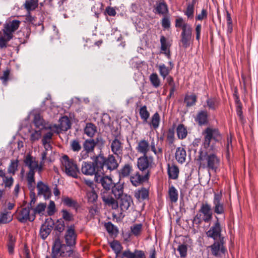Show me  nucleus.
Segmentation results:
<instances>
[{
	"mask_svg": "<svg viewBox=\"0 0 258 258\" xmlns=\"http://www.w3.org/2000/svg\"><path fill=\"white\" fill-rule=\"evenodd\" d=\"M150 143L144 139L137 142L136 148L137 152L142 154L143 156H147V154L151 149V151L157 156H161L162 154V149L157 146L158 140L151 137H150Z\"/></svg>",
	"mask_w": 258,
	"mask_h": 258,
	"instance_id": "nucleus-1",
	"label": "nucleus"
},
{
	"mask_svg": "<svg viewBox=\"0 0 258 258\" xmlns=\"http://www.w3.org/2000/svg\"><path fill=\"white\" fill-rule=\"evenodd\" d=\"M204 141L203 146L209 151L215 152L217 151L216 145L221 140V137L218 130L211 127L207 128L204 131Z\"/></svg>",
	"mask_w": 258,
	"mask_h": 258,
	"instance_id": "nucleus-2",
	"label": "nucleus"
},
{
	"mask_svg": "<svg viewBox=\"0 0 258 258\" xmlns=\"http://www.w3.org/2000/svg\"><path fill=\"white\" fill-rule=\"evenodd\" d=\"M73 254V251L70 246L62 244L60 239L57 238L54 241L51 255L46 258H60L62 256H71Z\"/></svg>",
	"mask_w": 258,
	"mask_h": 258,
	"instance_id": "nucleus-3",
	"label": "nucleus"
},
{
	"mask_svg": "<svg viewBox=\"0 0 258 258\" xmlns=\"http://www.w3.org/2000/svg\"><path fill=\"white\" fill-rule=\"evenodd\" d=\"M94 163L97 167L98 171L103 170L104 167L112 170L116 169L118 167V163L113 155H109L106 159L102 155L99 154L95 157Z\"/></svg>",
	"mask_w": 258,
	"mask_h": 258,
	"instance_id": "nucleus-4",
	"label": "nucleus"
},
{
	"mask_svg": "<svg viewBox=\"0 0 258 258\" xmlns=\"http://www.w3.org/2000/svg\"><path fill=\"white\" fill-rule=\"evenodd\" d=\"M61 169L68 176L77 178L79 173L76 163L67 155H63L61 159Z\"/></svg>",
	"mask_w": 258,
	"mask_h": 258,
	"instance_id": "nucleus-5",
	"label": "nucleus"
},
{
	"mask_svg": "<svg viewBox=\"0 0 258 258\" xmlns=\"http://www.w3.org/2000/svg\"><path fill=\"white\" fill-rule=\"evenodd\" d=\"M219 163V159L215 154L207 155L204 159H201L200 163V168H208L209 171L212 170L216 172Z\"/></svg>",
	"mask_w": 258,
	"mask_h": 258,
	"instance_id": "nucleus-6",
	"label": "nucleus"
},
{
	"mask_svg": "<svg viewBox=\"0 0 258 258\" xmlns=\"http://www.w3.org/2000/svg\"><path fill=\"white\" fill-rule=\"evenodd\" d=\"M154 165L153 159L152 157L147 156H143L138 158V166L139 169L144 174L149 172L150 176L151 169Z\"/></svg>",
	"mask_w": 258,
	"mask_h": 258,
	"instance_id": "nucleus-7",
	"label": "nucleus"
},
{
	"mask_svg": "<svg viewBox=\"0 0 258 258\" xmlns=\"http://www.w3.org/2000/svg\"><path fill=\"white\" fill-rule=\"evenodd\" d=\"M206 235L208 237L213 239L214 240L224 239V237L221 234V227L218 219L206 232Z\"/></svg>",
	"mask_w": 258,
	"mask_h": 258,
	"instance_id": "nucleus-8",
	"label": "nucleus"
},
{
	"mask_svg": "<svg viewBox=\"0 0 258 258\" xmlns=\"http://www.w3.org/2000/svg\"><path fill=\"white\" fill-rule=\"evenodd\" d=\"M17 218L19 222L25 223L27 221H33L35 219V216L33 213H30V208L28 206L22 208L18 212Z\"/></svg>",
	"mask_w": 258,
	"mask_h": 258,
	"instance_id": "nucleus-9",
	"label": "nucleus"
},
{
	"mask_svg": "<svg viewBox=\"0 0 258 258\" xmlns=\"http://www.w3.org/2000/svg\"><path fill=\"white\" fill-rule=\"evenodd\" d=\"M192 28L191 26L185 27L181 33L180 42L182 46L185 48L188 47L192 40Z\"/></svg>",
	"mask_w": 258,
	"mask_h": 258,
	"instance_id": "nucleus-10",
	"label": "nucleus"
},
{
	"mask_svg": "<svg viewBox=\"0 0 258 258\" xmlns=\"http://www.w3.org/2000/svg\"><path fill=\"white\" fill-rule=\"evenodd\" d=\"M94 180L97 183L100 184L103 189L106 191L109 190L114 185L112 179L108 176L96 174Z\"/></svg>",
	"mask_w": 258,
	"mask_h": 258,
	"instance_id": "nucleus-11",
	"label": "nucleus"
},
{
	"mask_svg": "<svg viewBox=\"0 0 258 258\" xmlns=\"http://www.w3.org/2000/svg\"><path fill=\"white\" fill-rule=\"evenodd\" d=\"M21 22L19 20H14L7 22L4 25L3 29L4 34L9 36V39L13 37V33L19 28Z\"/></svg>",
	"mask_w": 258,
	"mask_h": 258,
	"instance_id": "nucleus-12",
	"label": "nucleus"
},
{
	"mask_svg": "<svg viewBox=\"0 0 258 258\" xmlns=\"http://www.w3.org/2000/svg\"><path fill=\"white\" fill-rule=\"evenodd\" d=\"M224 239L214 240L213 244L209 246L212 254L216 256H220L221 254L224 253L226 248L224 246Z\"/></svg>",
	"mask_w": 258,
	"mask_h": 258,
	"instance_id": "nucleus-13",
	"label": "nucleus"
},
{
	"mask_svg": "<svg viewBox=\"0 0 258 258\" xmlns=\"http://www.w3.org/2000/svg\"><path fill=\"white\" fill-rule=\"evenodd\" d=\"M222 194L215 193L213 199V210L217 214H222L224 213L225 208L224 204L221 202Z\"/></svg>",
	"mask_w": 258,
	"mask_h": 258,
	"instance_id": "nucleus-14",
	"label": "nucleus"
},
{
	"mask_svg": "<svg viewBox=\"0 0 258 258\" xmlns=\"http://www.w3.org/2000/svg\"><path fill=\"white\" fill-rule=\"evenodd\" d=\"M24 162L26 165L29 167V170L35 171V170L38 169L39 172H41L42 170L44 164L42 163L41 161L39 164L38 161H36L34 158L30 155L26 157Z\"/></svg>",
	"mask_w": 258,
	"mask_h": 258,
	"instance_id": "nucleus-15",
	"label": "nucleus"
},
{
	"mask_svg": "<svg viewBox=\"0 0 258 258\" xmlns=\"http://www.w3.org/2000/svg\"><path fill=\"white\" fill-rule=\"evenodd\" d=\"M77 234L75 231V227L71 225L68 227L64 235L66 242L68 246H72L76 244Z\"/></svg>",
	"mask_w": 258,
	"mask_h": 258,
	"instance_id": "nucleus-16",
	"label": "nucleus"
},
{
	"mask_svg": "<svg viewBox=\"0 0 258 258\" xmlns=\"http://www.w3.org/2000/svg\"><path fill=\"white\" fill-rule=\"evenodd\" d=\"M44 148V151L41 153V161L42 163L45 162L51 163L53 161V154L54 152L52 151V148L50 144H45L43 145Z\"/></svg>",
	"mask_w": 258,
	"mask_h": 258,
	"instance_id": "nucleus-17",
	"label": "nucleus"
},
{
	"mask_svg": "<svg viewBox=\"0 0 258 258\" xmlns=\"http://www.w3.org/2000/svg\"><path fill=\"white\" fill-rule=\"evenodd\" d=\"M82 172L86 175H93L98 174L97 172V167L95 163L83 162L81 168Z\"/></svg>",
	"mask_w": 258,
	"mask_h": 258,
	"instance_id": "nucleus-18",
	"label": "nucleus"
},
{
	"mask_svg": "<svg viewBox=\"0 0 258 258\" xmlns=\"http://www.w3.org/2000/svg\"><path fill=\"white\" fill-rule=\"evenodd\" d=\"M101 197L106 206L111 207L112 209H116L118 207V202L106 191L101 192Z\"/></svg>",
	"mask_w": 258,
	"mask_h": 258,
	"instance_id": "nucleus-19",
	"label": "nucleus"
},
{
	"mask_svg": "<svg viewBox=\"0 0 258 258\" xmlns=\"http://www.w3.org/2000/svg\"><path fill=\"white\" fill-rule=\"evenodd\" d=\"M200 213H201L203 215V219L204 222H209L211 220L212 212L211 206L208 203L202 204L200 209Z\"/></svg>",
	"mask_w": 258,
	"mask_h": 258,
	"instance_id": "nucleus-20",
	"label": "nucleus"
},
{
	"mask_svg": "<svg viewBox=\"0 0 258 258\" xmlns=\"http://www.w3.org/2000/svg\"><path fill=\"white\" fill-rule=\"evenodd\" d=\"M71 127V123L68 117L64 116L59 119V126L54 125L53 126L51 127L52 130L58 132L59 129L61 131H66Z\"/></svg>",
	"mask_w": 258,
	"mask_h": 258,
	"instance_id": "nucleus-21",
	"label": "nucleus"
},
{
	"mask_svg": "<svg viewBox=\"0 0 258 258\" xmlns=\"http://www.w3.org/2000/svg\"><path fill=\"white\" fill-rule=\"evenodd\" d=\"M118 200L120 208L122 211H126L133 203L131 196L125 194L124 196H122Z\"/></svg>",
	"mask_w": 258,
	"mask_h": 258,
	"instance_id": "nucleus-22",
	"label": "nucleus"
},
{
	"mask_svg": "<svg viewBox=\"0 0 258 258\" xmlns=\"http://www.w3.org/2000/svg\"><path fill=\"white\" fill-rule=\"evenodd\" d=\"M149 172L143 175L137 173L131 177V181L132 184L135 186L139 185L141 183L149 179Z\"/></svg>",
	"mask_w": 258,
	"mask_h": 258,
	"instance_id": "nucleus-23",
	"label": "nucleus"
},
{
	"mask_svg": "<svg viewBox=\"0 0 258 258\" xmlns=\"http://www.w3.org/2000/svg\"><path fill=\"white\" fill-rule=\"evenodd\" d=\"M38 189V194L43 195L45 199H48L50 196V190L48 186L43 183L42 181H39L37 184Z\"/></svg>",
	"mask_w": 258,
	"mask_h": 258,
	"instance_id": "nucleus-24",
	"label": "nucleus"
},
{
	"mask_svg": "<svg viewBox=\"0 0 258 258\" xmlns=\"http://www.w3.org/2000/svg\"><path fill=\"white\" fill-rule=\"evenodd\" d=\"M111 149L113 153L117 155H120L122 151V143L118 139H115L111 143Z\"/></svg>",
	"mask_w": 258,
	"mask_h": 258,
	"instance_id": "nucleus-25",
	"label": "nucleus"
},
{
	"mask_svg": "<svg viewBox=\"0 0 258 258\" xmlns=\"http://www.w3.org/2000/svg\"><path fill=\"white\" fill-rule=\"evenodd\" d=\"M35 171L29 170L26 174V179L29 189L33 191L35 189L36 183L34 179Z\"/></svg>",
	"mask_w": 258,
	"mask_h": 258,
	"instance_id": "nucleus-26",
	"label": "nucleus"
},
{
	"mask_svg": "<svg viewBox=\"0 0 258 258\" xmlns=\"http://www.w3.org/2000/svg\"><path fill=\"white\" fill-rule=\"evenodd\" d=\"M122 256L126 258H143L145 255L141 250H136L132 252L130 250H126L123 252Z\"/></svg>",
	"mask_w": 258,
	"mask_h": 258,
	"instance_id": "nucleus-27",
	"label": "nucleus"
},
{
	"mask_svg": "<svg viewBox=\"0 0 258 258\" xmlns=\"http://www.w3.org/2000/svg\"><path fill=\"white\" fill-rule=\"evenodd\" d=\"M176 160L180 163H183L185 162L186 153L185 150L181 147L177 148L175 154Z\"/></svg>",
	"mask_w": 258,
	"mask_h": 258,
	"instance_id": "nucleus-28",
	"label": "nucleus"
},
{
	"mask_svg": "<svg viewBox=\"0 0 258 258\" xmlns=\"http://www.w3.org/2000/svg\"><path fill=\"white\" fill-rule=\"evenodd\" d=\"M51 230V226L45 223L40 228L39 235L43 239H45L49 235Z\"/></svg>",
	"mask_w": 258,
	"mask_h": 258,
	"instance_id": "nucleus-29",
	"label": "nucleus"
},
{
	"mask_svg": "<svg viewBox=\"0 0 258 258\" xmlns=\"http://www.w3.org/2000/svg\"><path fill=\"white\" fill-rule=\"evenodd\" d=\"M96 144L97 142L94 139L86 140L83 145V149L91 153L94 151Z\"/></svg>",
	"mask_w": 258,
	"mask_h": 258,
	"instance_id": "nucleus-30",
	"label": "nucleus"
},
{
	"mask_svg": "<svg viewBox=\"0 0 258 258\" xmlns=\"http://www.w3.org/2000/svg\"><path fill=\"white\" fill-rule=\"evenodd\" d=\"M161 52L164 53L168 57L170 56L169 45L166 41V38L164 36L160 37Z\"/></svg>",
	"mask_w": 258,
	"mask_h": 258,
	"instance_id": "nucleus-31",
	"label": "nucleus"
},
{
	"mask_svg": "<svg viewBox=\"0 0 258 258\" xmlns=\"http://www.w3.org/2000/svg\"><path fill=\"white\" fill-rule=\"evenodd\" d=\"M168 197L170 201L172 203H176L178 198V194L177 190L173 185L169 186L168 188Z\"/></svg>",
	"mask_w": 258,
	"mask_h": 258,
	"instance_id": "nucleus-32",
	"label": "nucleus"
},
{
	"mask_svg": "<svg viewBox=\"0 0 258 258\" xmlns=\"http://www.w3.org/2000/svg\"><path fill=\"white\" fill-rule=\"evenodd\" d=\"M179 169L178 167L174 165L168 166V174L170 178L176 179L178 178Z\"/></svg>",
	"mask_w": 258,
	"mask_h": 258,
	"instance_id": "nucleus-33",
	"label": "nucleus"
},
{
	"mask_svg": "<svg viewBox=\"0 0 258 258\" xmlns=\"http://www.w3.org/2000/svg\"><path fill=\"white\" fill-rule=\"evenodd\" d=\"M196 121L201 125L207 123L208 122L207 112L205 111L199 112L197 114Z\"/></svg>",
	"mask_w": 258,
	"mask_h": 258,
	"instance_id": "nucleus-34",
	"label": "nucleus"
},
{
	"mask_svg": "<svg viewBox=\"0 0 258 258\" xmlns=\"http://www.w3.org/2000/svg\"><path fill=\"white\" fill-rule=\"evenodd\" d=\"M112 192L116 199L120 198L122 196H124L123 194V186L120 184H116L112 186Z\"/></svg>",
	"mask_w": 258,
	"mask_h": 258,
	"instance_id": "nucleus-35",
	"label": "nucleus"
},
{
	"mask_svg": "<svg viewBox=\"0 0 258 258\" xmlns=\"http://www.w3.org/2000/svg\"><path fill=\"white\" fill-rule=\"evenodd\" d=\"M16 238L13 236L9 234L7 242V247L10 254H13L14 252V247L15 245Z\"/></svg>",
	"mask_w": 258,
	"mask_h": 258,
	"instance_id": "nucleus-36",
	"label": "nucleus"
},
{
	"mask_svg": "<svg viewBox=\"0 0 258 258\" xmlns=\"http://www.w3.org/2000/svg\"><path fill=\"white\" fill-rule=\"evenodd\" d=\"M148 190L145 188L138 189L135 192V197L139 200H145L148 197Z\"/></svg>",
	"mask_w": 258,
	"mask_h": 258,
	"instance_id": "nucleus-37",
	"label": "nucleus"
},
{
	"mask_svg": "<svg viewBox=\"0 0 258 258\" xmlns=\"http://www.w3.org/2000/svg\"><path fill=\"white\" fill-rule=\"evenodd\" d=\"M160 76L165 79V78L169 75L171 68L167 67L165 64L162 63L157 66Z\"/></svg>",
	"mask_w": 258,
	"mask_h": 258,
	"instance_id": "nucleus-38",
	"label": "nucleus"
},
{
	"mask_svg": "<svg viewBox=\"0 0 258 258\" xmlns=\"http://www.w3.org/2000/svg\"><path fill=\"white\" fill-rule=\"evenodd\" d=\"M38 0L26 1L24 4L25 8L28 12L33 11L38 7Z\"/></svg>",
	"mask_w": 258,
	"mask_h": 258,
	"instance_id": "nucleus-39",
	"label": "nucleus"
},
{
	"mask_svg": "<svg viewBox=\"0 0 258 258\" xmlns=\"http://www.w3.org/2000/svg\"><path fill=\"white\" fill-rule=\"evenodd\" d=\"M46 208V204L45 203H41L37 205V206L34 208L33 210V214L34 216L36 214H39L40 215H43L45 209Z\"/></svg>",
	"mask_w": 258,
	"mask_h": 258,
	"instance_id": "nucleus-40",
	"label": "nucleus"
},
{
	"mask_svg": "<svg viewBox=\"0 0 258 258\" xmlns=\"http://www.w3.org/2000/svg\"><path fill=\"white\" fill-rule=\"evenodd\" d=\"M195 6L194 4H189L185 10L184 11V14L186 16L188 19H192L194 16Z\"/></svg>",
	"mask_w": 258,
	"mask_h": 258,
	"instance_id": "nucleus-41",
	"label": "nucleus"
},
{
	"mask_svg": "<svg viewBox=\"0 0 258 258\" xmlns=\"http://www.w3.org/2000/svg\"><path fill=\"white\" fill-rule=\"evenodd\" d=\"M84 132L88 137H92L96 132V126L92 123H87L85 128Z\"/></svg>",
	"mask_w": 258,
	"mask_h": 258,
	"instance_id": "nucleus-42",
	"label": "nucleus"
},
{
	"mask_svg": "<svg viewBox=\"0 0 258 258\" xmlns=\"http://www.w3.org/2000/svg\"><path fill=\"white\" fill-rule=\"evenodd\" d=\"M19 161L18 160H13L11 161L10 164L8 168V172L9 173L12 175H15L16 172L18 170Z\"/></svg>",
	"mask_w": 258,
	"mask_h": 258,
	"instance_id": "nucleus-43",
	"label": "nucleus"
},
{
	"mask_svg": "<svg viewBox=\"0 0 258 258\" xmlns=\"http://www.w3.org/2000/svg\"><path fill=\"white\" fill-rule=\"evenodd\" d=\"M156 11L158 14H165L168 11L167 5L164 2L157 3Z\"/></svg>",
	"mask_w": 258,
	"mask_h": 258,
	"instance_id": "nucleus-44",
	"label": "nucleus"
},
{
	"mask_svg": "<svg viewBox=\"0 0 258 258\" xmlns=\"http://www.w3.org/2000/svg\"><path fill=\"white\" fill-rule=\"evenodd\" d=\"M110 246L117 255H118L122 249V246L121 244L117 240H113L110 243Z\"/></svg>",
	"mask_w": 258,
	"mask_h": 258,
	"instance_id": "nucleus-45",
	"label": "nucleus"
},
{
	"mask_svg": "<svg viewBox=\"0 0 258 258\" xmlns=\"http://www.w3.org/2000/svg\"><path fill=\"white\" fill-rule=\"evenodd\" d=\"M150 81L155 88H158L160 86V80L156 73H152L150 76Z\"/></svg>",
	"mask_w": 258,
	"mask_h": 258,
	"instance_id": "nucleus-46",
	"label": "nucleus"
},
{
	"mask_svg": "<svg viewBox=\"0 0 258 258\" xmlns=\"http://www.w3.org/2000/svg\"><path fill=\"white\" fill-rule=\"evenodd\" d=\"M207 105L209 109L215 110L219 105V101L215 98H208L207 100Z\"/></svg>",
	"mask_w": 258,
	"mask_h": 258,
	"instance_id": "nucleus-47",
	"label": "nucleus"
},
{
	"mask_svg": "<svg viewBox=\"0 0 258 258\" xmlns=\"http://www.w3.org/2000/svg\"><path fill=\"white\" fill-rule=\"evenodd\" d=\"M177 134L179 139H183L187 136V131L183 124H180L177 128Z\"/></svg>",
	"mask_w": 258,
	"mask_h": 258,
	"instance_id": "nucleus-48",
	"label": "nucleus"
},
{
	"mask_svg": "<svg viewBox=\"0 0 258 258\" xmlns=\"http://www.w3.org/2000/svg\"><path fill=\"white\" fill-rule=\"evenodd\" d=\"M12 220V216L10 212H5L0 216V223H6Z\"/></svg>",
	"mask_w": 258,
	"mask_h": 258,
	"instance_id": "nucleus-49",
	"label": "nucleus"
},
{
	"mask_svg": "<svg viewBox=\"0 0 258 258\" xmlns=\"http://www.w3.org/2000/svg\"><path fill=\"white\" fill-rule=\"evenodd\" d=\"M196 101L197 96L194 94L187 95L184 99V102L186 103L187 106H193L195 105Z\"/></svg>",
	"mask_w": 258,
	"mask_h": 258,
	"instance_id": "nucleus-50",
	"label": "nucleus"
},
{
	"mask_svg": "<svg viewBox=\"0 0 258 258\" xmlns=\"http://www.w3.org/2000/svg\"><path fill=\"white\" fill-rule=\"evenodd\" d=\"M3 184L6 188H10L13 184L14 179L11 175H7L3 179Z\"/></svg>",
	"mask_w": 258,
	"mask_h": 258,
	"instance_id": "nucleus-51",
	"label": "nucleus"
},
{
	"mask_svg": "<svg viewBox=\"0 0 258 258\" xmlns=\"http://www.w3.org/2000/svg\"><path fill=\"white\" fill-rule=\"evenodd\" d=\"M132 171V167L129 164H125L120 170V175L122 177L129 176Z\"/></svg>",
	"mask_w": 258,
	"mask_h": 258,
	"instance_id": "nucleus-52",
	"label": "nucleus"
},
{
	"mask_svg": "<svg viewBox=\"0 0 258 258\" xmlns=\"http://www.w3.org/2000/svg\"><path fill=\"white\" fill-rule=\"evenodd\" d=\"M62 202L65 205L68 207L75 208L77 206V203L76 201L67 197L62 198Z\"/></svg>",
	"mask_w": 258,
	"mask_h": 258,
	"instance_id": "nucleus-53",
	"label": "nucleus"
},
{
	"mask_svg": "<svg viewBox=\"0 0 258 258\" xmlns=\"http://www.w3.org/2000/svg\"><path fill=\"white\" fill-rule=\"evenodd\" d=\"M140 115L142 119H143L145 121H147L149 117L150 114L148 111L146 106H144L140 108Z\"/></svg>",
	"mask_w": 258,
	"mask_h": 258,
	"instance_id": "nucleus-54",
	"label": "nucleus"
},
{
	"mask_svg": "<svg viewBox=\"0 0 258 258\" xmlns=\"http://www.w3.org/2000/svg\"><path fill=\"white\" fill-rule=\"evenodd\" d=\"M160 122V116L157 112H156L152 117L151 125L156 129L158 127Z\"/></svg>",
	"mask_w": 258,
	"mask_h": 258,
	"instance_id": "nucleus-55",
	"label": "nucleus"
},
{
	"mask_svg": "<svg viewBox=\"0 0 258 258\" xmlns=\"http://www.w3.org/2000/svg\"><path fill=\"white\" fill-rule=\"evenodd\" d=\"M64 227V221L62 219H59L55 224L54 230L60 233L63 231Z\"/></svg>",
	"mask_w": 258,
	"mask_h": 258,
	"instance_id": "nucleus-56",
	"label": "nucleus"
},
{
	"mask_svg": "<svg viewBox=\"0 0 258 258\" xmlns=\"http://www.w3.org/2000/svg\"><path fill=\"white\" fill-rule=\"evenodd\" d=\"M177 250L179 251L181 257L184 258L186 256L187 250L186 245L180 244L178 245Z\"/></svg>",
	"mask_w": 258,
	"mask_h": 258,
	"instance_id": "nucleus-57",
	"label": "nucleus"
},
{
	"mask_svg": "<svg viewBox=\"0 0 258 258\" xmlns=\"http://www.w3.org/2000/svg\"><path fill=\"white\" fill-rule=\"evenodd\" d=\"M56 212V208L54 202L50 201L47 208L46 212L48 216H52Z\"/></svg>",
	"mask_w": 258,
	"mask_h": 258,
	"instance_id": "nucleus-58",
	"label": "nucleus"
},
{
	"mask_svg": "<svg viewBox=\"0 0 258 258\" xmlns=\"http://www.w3.org/2000/svg\"><path fill=\"white\" fill-rule=\"evenodd\" d=\"M190 25L185 22L182 18H178L175 20V27H181L182 30L185 29V27L189 26Z\"/></svg>",
	"mask_w": 258,
	"mask_h": 258,
	"instance_id": "nucleus-59",
	"label": "nucleus"
},
{
	"mask_svg": "<svg viewBox=\"0 0 258 258\" xmlns=\"http://www.w3.org/2000/svg\"><path fill=\"white\" fill-rule=\"evenodd\" d=\"M88 201L91 203H94L96 202L98 196L94 189L88 191L87 194Z\"/></svg>",
	"mask_w": 258,
	"mask_h": 258,
	"instance_id": "nucleus-60",
	"label": "nucleus"
},
{
	"mask_svg": "<svg viewBox=\"0 0 258 258\" xmlns=\"http://www.w3.org/2000/svg\"><path fill=\"white\" fill-rule=\"evenodd\" d=\"M235 101L236 105L237 114L240 118H241L242 117V105L240 102V100L237 96L235 97Z\"/></svg>",
	"mask_w": 258,
	"mask_h": 258,
	"instance_id": "nucleus-61",
	"label": "nucleus"
},
{
	"mask_svg": "<svg viewBox=\"0 0 258 258\" xmlns=\"http://www.w3.org/2000/svg\"><path fill=\"white\" fill-rule=\"evenodd\" d=\"M142 229V225L141 224H136L131 227L132 233L135 236H138L140 234Z\"/></svg>",
	"mask_w": 258,
	"mask_h": 258,
	"instance_id": "nucleus-62",
	"label": "nucleus"
},
{
	"mask_svg": "<svg viewBox=\"0 0 258 258\" xmlns=\"http://www.w3.org/2000/svg\"><path fill=\"white\" fill-rule=\"evenodd\" d=\"M34 123L35 125L40 127V126H43V120L39 114H35L34 118Z\"/></svg>",
	"mask_w": 258,
	"mask_h": 258,
	"instance_id": "nucleus-63",
	"label": "nucleus"
},
{
	"mask_svg": "<svg viewBox=\"0 0 258 258\" xmlns=\"http://www.w3.org/2000/svg\"><path fill=\"white\" fill-rule=\"evenodd\" d=\"M41 137V133L40 130L35 131L30 136V140L32 142L38 140Z\"/></svg>",
	"mask_w": 258,
	"mask_h": 258,
	"instance_id": "nucleus-64",
	"label": "nucleus"
}]
</instances>
